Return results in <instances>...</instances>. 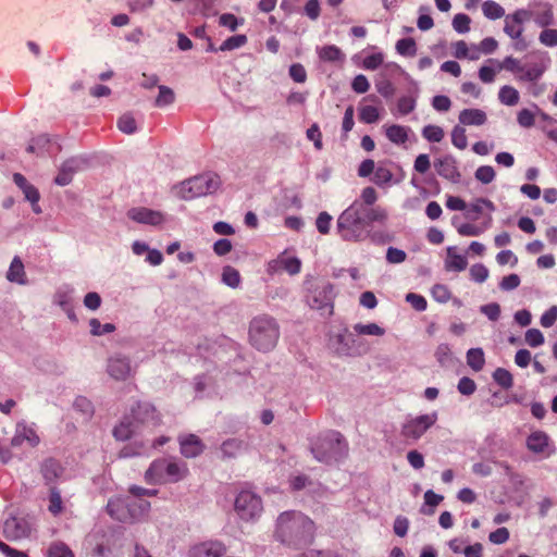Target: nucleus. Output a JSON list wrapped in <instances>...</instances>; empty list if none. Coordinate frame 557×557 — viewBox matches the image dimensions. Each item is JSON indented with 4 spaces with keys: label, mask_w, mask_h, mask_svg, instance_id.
Returning a JSON list of instances; mask_svg holds the SVG:
<instances>
[{
    "label": "nucleus",
    "mask_w": 557,
    "mask_h": 557,
    "mask_svg": "<svg viewBox=\"0 0 557 557\" xmlns=\"http://www.w3.org/2000/svg\"><path fill=\"white\" fill-rule=\"evenodd\" d=\"M451 144L460 149V150H463L467 148L468 146V139H467V135H466V129L460 126V125H456L453 131H451Z\"/></svg>",
    "instance_id": "09e8293b"
},
{
    "label": "nucleus",
    "mask_w": 557,
    "mask_h": 557,
    "mask_svg": "<svg viewBox=\"0 0 557 557\" xmlns=\"http://www.w3.org/2000/svg\"><path fill=\"white\" fill-rule=\"evenodd\" d=\"M63 509V502L61 498L60 492L57 490L55 486L50 487V496H49V511L57 516L59 515Z\"/></svg>",
    "instance_id": "8fccbe9b"
},
{
    "label": "nucleus",
    "mask_w": 557,
    "mask_h": 557,
    "mask_svg": "<svg viewBox=\"0 0 557 557\" xmlns=\"http://www.w3.org/2000/svg\"><path fill=\"white\" fill-rule=\"evenodd\" d=\"M354 331L358 335H372V336H383L385 334V330L377 325L376 323L362 324L357 323L354 325Z\"/></svg>",
    "instance_id": "a19ab883"
},
{
    "label": "nucleus",
    "mask_w": 557,
    "mask_h": 557,
    "mask_svg": "<svg viewBox=\"0 0 557 557\" xmlns=\"http://www.w3.org/2000/svg\"><path fill=\"white\" fill-rule=\"evenodd\" d=\"M32 524L25 518L11 517L4 521L3 534L8 540H21L29 536Z\"/></svg>",
    "instance_id": "4468645a"
},
{
    "label": "nucleus",
    "mask_w": 557,
    "mask_h": 557,
    "mask_svg": "<svg viewBox=\"0 0 557 557\" xmlns=\"http://www.w3.org/2000/svg\"><path fill=\"white\" fill-rule=\"evenodd\" d=\"M459 123L463 126H482L487 122V114L479 108H468L459 112Z\"/></svg>",
    "instance_id": "5701e85b"
},
{
    "label": "nucleus",
    "mask_w": 557,
    "mask_h": 557,
    "mask_svg": "<svg viewBox=\"0 0 557 557\" xmlns=\"http://www.w3.org/2000/svg\"><path fill=\"white\" fill-rule=\"evenodd\" d=\"M24 441H27L32 447H35L39 443V437L33 429L25 424H17L15 435L11 440V445L14 447L21 446Z\"/></svg>",
    "instance_id": "bb28decb"
},
{
    "label": "nucleus",
    "mask_w": 557,
    "mask_h": 557,
    "mask_svg": "<svg viewBox=\"0 0 557 557\" xmlns=\"http://www.w3.org/2000/svg\"><path fill=\"white\" fill-rule=\"evenodd\" d=\"M483 14L491 20H497L504 16L505 10L497 2L488 0L482 4Z\"/></svg>",
    "instance_id": "79ce46f5"
},
{
    "label": "nucleus",
    "mask_w": 557,
    "mask_h": 557,
    "mask_svg": "<svg viewBox=\"0 0 557 557\" xmlns=\"http://www.w3.org/2000/svg\"><path fill=\"white\" fill-rule=\"evenodd\" d=\"M161 422L160 414L154 406L149 403H136L131 408V413L113 429V436L117 441L129 440L140 426H157Z\"/></svg>",
    "instance_id": "f03ea898"
},
{
    "label": "nucleus",
    "mask_w": 557,
    "mask_h": 557,
    "mask_svg": "<svg viewBox=\"0 0 557 557\" xmlns=\"http://www.w3.org/2000/svg\"><path fill=\"white\" fill-rule=\"evenodd\" d=\"M435 357L442 367H446L451 362V351L447 344H441L435 350Z\"/></svg>",
    "instance_id": "052dcab7"
},
{
    "label": "nucleus",
    "mask_w": 557,
    "mask_h": 557,
    "mask_svg": "<svg viewBox=\"0 0 557 557\" xmlns=\"http://www.w3.org/2000/svg\"><path fill=\"white\" fill-rule=\"evenodd\" d=\"M546 70L544 62L530 63L523 66V72L518 75L519 81H537Z\"/></svg>",
    "instance_id": "473e14b6"
},
{
    "label": "nucleus",
    "mask_w": 557,
    "mask_h": 557,
    "mask_svg": "<svg viewBox=\"0 0 557 557\" xmlns=\"http://www.w3.org/2000/svg\"><path fill=\"white\" fill-rule=\"evenodd\" d=\"M422 136L429 143H441L444 139L445 132L438 125L429 124L422 128Z\"/></svg>",
    "instance_id": "ea45409f"
},
{
    "label": "nucleus",
    "mask_w": 557,
    "mask_h": 557,
    "mask_svg": "<svg viewBox=\"0 0 557 557\" xmlns=\"http://www.w3.org/2000/svg\"><path fill=\"white\" fill-rule=\"evenodd\" d=\"M467 363L474 371H481L485 363L484 352L481 348H471L467 352Z\"/></svg>",
    "instance_id": "4c0bfd02"
},
{
    "label": "nucleus",
    "mask_w": 557,
    "mask_h": 557,
    "mask_svg": "<svg viewBox=\"0 0 557 557\" xmlns=\"http://www.w3.org/2000/svg\"><path fill=\"white\" fill-rule=\"evenodd\" d=\"M332 347L338 356H362L369 351V346L358 337V334L344 329L331 339Z\"/></svg>",
    "instance_id": "6e6552de"
},
{
    "label": "nucleus",
    "mask_w": 557,
    "mask_h": 557,
    "mask_svg": "<svg viewBox=\"0 0 557 557\" xmlns=\"http://www.w3.org/2000/svg\"><path fill=\"white\" fill-rule=\"evenodd\" d=\"M13 181L22 189L25 198L32 202L34 211L36 213H39L40 209L38 207V201L40 199V195L38 189L34 185L28 183L26 177L21 173H15L13 175Z\"/></svg>",
    "instance_id": "412c9836"
},
{
    "label": "nucleus",
    "mask_w": 557,
    "mask_h": 557,
    "mask_svg": "<svg viewBox=\"0 0 557 557\" xmlns=\"http://www.w3.org/2000/svg\"><path fill=\"white\" fill-rule=\"evenodd\" d=\"M180 445L181 453L186 458H195L202 454L205 449V444L195 434L180 437Z\"/></svg>",
    "instance_id": "b1692460"
},
{
    "label": "nucleus",
    "mask_w": 557,
    "mask_h": 557,
    "mask_svg": "<svg viewBox=\"0 0 557 557\" xmlns=\"http://www.w3.org/2000/svg\"><path fill=\"white\" fill-rule=\"evenodd\" d=\"M471 18L463 13H458L453 20V27L456 32L463 34L470 30Z\"/></svg>",
    "instance_id": "bf43d9fd"
},
{
    "label": "nucleus",
    "mask_w": 557,
    "mask_h": 557,
    "mask_svg": "<svg viewBox=\"0 0 557 557\" xmlns=\"http://www.w3.org/2000/svg\"><path fill=\"white\" fill-rule=\"evenodd\" d=\"M132 518H138L146 515L150 509V503L148 500L138 498L132 503L126 504Z\"/></svg>",
    "instance_id": "37998d69"
},
{
    "label": "nucleus",
    "mask_w": 557,
    "mask_h": 557,
    "mask_svg": "<svg viewBox=\"0 0 557 557\" xmlns=\"http://www.w3.org/2000/svg\"><path fill=\"white\" fill-rule=\"evenodd\" d=\"M470 276L478 283H483L488 276V270L482 263L473 264L470 269Z\"/></svg>",
    "instance_id": "69168bd1"
},
{
    "label": "nucleus",
    "mask_w": 557,
    "mask_h": 557,
    "mask_svg": "<svg viewBox=\"0 0 557 557\" xmlns=\"http://www.w3.org/2000/svg\"><path fill=\"white\" fill-rule=\"evenodd\" d=\"M223 459L236 458L248 449V444L240 438H228L221 444Z\"/></svg>",
    "instance_id": "a878e982"
},
{
    "label": "nucleus",
    "mask_w": 557,
    "mask_h": 557,
    "mask_svg": "<svg viewBox=\"0 0 557 557\" xmlns=\"http://www.w3.org/2000/svg\"><path fill=\"white\" fill-rule=\"evenodd\" d=\"M395 49L401 57L413 58L417 54L418 45L413 38L407 37L397 40Z\"/></svg>",
    "instance_id": "72a5a7b5"
},
{
    "label": "nucleus",
    "mask_w": 557,
    "mask_h": 557,
    "mask_svg": "<svg viewBox=\"0 0 557 557\" xmlns=\"http://www.w3.org/2000/svg\"><path fill=\"white\" fill-rule=\"evenodd\" d=\"M247 42L246 35H235L231 36L226 40L222 42V45L219 47L220 51H231L237 48L243 47Z\"/></svg>",
    "instance_id": "3c124183"
},
{
    "label": "nucleus",
    "mask_w": 557,
    "mask_h": 557,
    "mask_svg": "<svg viewBox=\"0 0 557 557\" xmlns=\"http://www.w3.org/2000/svg\"><path fill=\"white\" fill-rule=\"evenodd\" d=\"M496 176L495 170L491 165H481L475 170L474 177L482 184H490Z\"/></svg>",
    "instance_id": "603ef678"
},
{
    "label": "nucleus",
    "mask_w": 557,
    "mask_h": 557,
    "mask_svg": "<svg viewBox=\"0 0 557 557\" xmlns=\"http://www.w3.org/2000/svg\"><path fill=\"white\" fill-rule=\"evenodd\" d=\"M127 216L137 223L152 226L161 225L165 221V216L161 211L145 207H138L128 210Z\"/></svg>",
    "instance_id": "2eb2a0df"
},
{
    "label": "nucleus",
    "mask_w": 557,
    "mask_h": 557,
    "mask_svg": "<svg viewBox=\"0 0 557 557\" xmlns=\"http://www.w3.org/2000/svg\"><path fill=\"white\" fill-rule=\"evenodd\" d=\"M445 206L450 211H461L463 218L469 221H476L484 212H492L495 210L494 203L486 198H475L472 202L468 203L459 196L447 195Z\"/></svg>",
    "instance_id": "0eeeda50"
},
{
    "label": "nucleus",
    "mask_w": 557,
    "mask_h": 557,
    "mask_svg": "<svg viewBox=\"0 0 557 557\" xmlns=\"http://www.w3.org/2000/svg\"><path fill=\"white\" fill-rule=\"evenodd\" d=\"M236 513L242 520L252 521L262 512V502L259 495L250 491H242L234 504Z\"/></svg>",
    "instance_id": "9d476101"
},
{
    "label": "nucleus",
    "mask_w": 557,
    "mask_h": 557,
    "mask_svg": "<svg viewBox=\"0 0 557 557\" xmlns=\"http://www.w3.org/2000/svg\"><path fill=\"white\" fill-rule=\"evenodd\" d=\"M351 88L357 94H366L370 88V83L363 74H359L352 79Z\"/></svg>",
    "instance_id": "774afa93"
},
{
    "label": "nucleus",
    "mask_w": 557,
    "mask_h": 557,
    "mask_svg": "<svg viewBox=\"0 0 557 557\" xmlns=\"http://www.w3.org/2000/svg\"><path fill=\"white\" fill-rule=\"evenodd\" d=\"M133 252L136 256H146V261L152 265H158L162 262V253L157 249H149V246H132Z\"/></svg>",
    "instance_id": "e433bc0d"
},
{
    "label": "nucleus",
    "mask_w": 557,
    "mask_h": 557,
    "mask_svg": "<svg viewBox=\"0 0 557 557\" xmlns=\"http://www.w3.org/2000/svg\"><path fill=\"white\" fill-rule=\"evenodd\" d=\"M269 265L272 270L283 269L294 275L300 271L301 262L297 257L290 256L287 251H284L276 260L270 262Z\"/></svg>",
    "instance_id": "393cba45"
},
{
    "label": "nucleus",
    "mask_w": 557,
    "mask_h": 557,
    "mask_svg": "<svg viewBox=\"0 0 557 557\" xmlns=\"http://www.w3.org/2000/svg\"><path fill=\"white\" fill-rule=\"evenodd\" d=\"M221 186L220 176L215 173H203L190 177L174 187L176 195L185 200L215 193Z\"/></svg>",
    "instance_id": "39448f33"
},
{
    "label": "nucleus",
    "mask_w": 557,
    "mask_h": 557,
    "mask_svg": "<svg viewBox=\"0 0 557 557\" xmlns=\"http://www.w3.org/2000/svg\"><path fill=\"white\" fill-rule=\"evenodd\" d=\"M314 523L299 511H285L276 522V539L293 548H301L313 539Z\"/></svg>",
    "instance_id": "f257e3e1"
},
{
    "label": "nucleus",
    "mask_w": 557,
    "mask_h": 557,
    "mask_svg": "<svg viewBox=\"0 0 557 557\" xmlns=\"http://www.w3.org/2000/svg\"><path fill=\"white\" fill-rule=\"evenodd\" d=\"M527 21H533L541 28L555 23L554 7L545 0H534L524 9Z\"/></svg>",
    "instance_id": "9b49d317"
},
{
    "label": "nucleus",
    "mask_w": 557,
    "mask_h": 557,
    "mask_svg": "<svg viewBox=\"0 0 557 557\" xmlns=\"http://www.w3.org/2000/svg\"><path fill=\"white\" fill-rule=\"evenodd\" d=\"M549 445V438L546 433L533 432L527 440L528 448L535 454H545Z\"/></svg>",
    "instance_id": "c756f323"
},
{
    "label": "nucleus",
    "mask_w": 557,
    "mask_h": 557,
    "mask_svg": "<svg viewBox=\"0 0 557 557\" xmlns=\"http://www.w3.org/2000/svg\"><path fill=\"white\" fill-rule=\"evenodd\" d=\"M175 100L174 91L166 86H159V95L156 99L157 107H165L172 104Z\"/></svg>",
    "instance_id": "864d4df0"
},
{
    "label": "nucleus",
    "mask_w": 557,
    "mask_h": 557,
    "mask_svg": "<svg viewBox=\"0 0 557 557\" xmlns=\"http://www.w3.org/2000/svg\"><path fill=\"white\" fill-rule=\"evenodd\" d=\"M40 472L45 483L50 487L62 476L64 468L54 458H47L41 462Z\"/></svg>",
    "instance_id": "6ab92c4d"
},
{
    "label": "nucleus",
    "mask_w": 557,
    "mask_h": 557,
    "mask_svg": "<svg viewBox=\"0 0 557 557\" xmlns=\"http://www.w3.org/2000/svg\"><path fill=\"white\" fill-rule=\"evenodd\" d=\"M416 108V100L410 96L400 97L397 100V110L401 115L411 113Z\"/></svg>",
    "instance_id": "680f3d73"
},
{
    "label": "nucleus",
    "mask_w": 557,
    "mask_h": 557,
    "mask_svg": "<svg viewBox=\"0 0 557 557\" xmlns=\"http://www.w3.org/2000/svg\"><path fill=\"white\" fill-rule=\"evenodd\" d=\"M280 327L274 318L259 315L249 325L250 344L260 351L272 350L278 341Z\"/></svg>",
    "instance_id": "20e7f679"
},
{
    "label": "nucleus",
    "mask_w": 557,
    "mask_h": 557,
    "mask_svg": "<svg viewBox=\"0 0 557 557\" xmlns=\"http://www.w3.org/2000/svg\"><path fill=\"white\" fill-rule=\"evenodd\" d=\"M107 372L115 381H126L133 375L131 359L121 354L111 356L107 362Z\"/></svg>",
    "instance_id": "ddd939ff"
},
{
    "label": "nucleus",
    "mask_w": 557,
    "mask_h": 557,
    "mask_svg": "<svg viewBox=\"0 0 557 557\" xmlns=\"http://www.w3.org/2000/svg\"><path fill=\"white\" fill-rule=\"evenodd\" d=\"M47 557H74V554L64 543L54 542L49 546Z\"/></svg>",
    "instance_id": "de8ad7c7"
},
{
    "label": "nucleus",
    "mask_w": 557,
    "mask_h": 557,
    "mask_svg": "<svg viewBox=\"0 0 557 557\" xmlns=\"http://www.w3.org/2000/svg\"><path fill=\"white\" fill-rule=\"evenodd\" d=\"M467 252H460L457 246H448L445 257V270L450 272H461L467 269Z\"/></svg>",
    "instance_id": "a211bd4d"
},
{
    "label": "nucleus",
    "mask_w": 557,
    "mask_h": 557,
    "mask_svg": "<svg viewBox=\"0 0 557 557\" xmlns=\"http://www.w3.org/2000/svg\"><path fill=\"white\" fill-rule=\"evenodd\" d=\"M225 553V546L219 541H208L194 546L190 557H221Z\"/></svg>",
    "instance_id": "aec40b11"
},
{
    "label": "nucleus",
    "mask_w": 557,
    "mask_h": 557,
    "mask_svg": "<svg viewBox=\"0 0 557 557\" xmlns=\"http://www.w3.org/2000/svg\"><path fill=\"white\" fill-rule=\"evenodd\" d=\"M117 126L120 131L125 134H132L136 131V121L131 114H124L120 117L117 122Z\"/></svg>",
    "instance_id": "e2e57ef3"
},
{
    "label": "nucleus",
    "mask_w": 557,
    "mask_h": 557,
    "mask_svg": "<svg viewBox=\"0 0 557 557\" xmlns=\"http://www.w3.org/2000/svg\"><path fill=\"white\" fill-rule=\"evenodd\" d=\"M539 40L546 47L557 46V29L550 28V26L543 28L539 36Z\"/></svg>",
    "instance_id": "4d7b16f0"
},
{
    "label": "nucleus",
    "mask_w": 557,
    "mask_h": 557,
    "mask_svg": "<svg viewBox=\"0 0 557 557\" xmlns=\"http://www.w3.org/2000/svg\"><path fill=\"white\" fill-rule=\"evenodd\" d=\"M434 166L440 176L453 183L460 181L461 174L458 169L457 160L449 154L443 156L435 160Z\"/></svg>",
    "instance_id": "dca6fc26"
},
{
    "label": "nucleus",
    "mask_w": 557,
    "mask_h": 557,
    "mask_svg": "<svg viewBox=\"0 0 557 557\" xmlns=\"http://www.w3.org/2000/svg\"><path fill=\"white\" fill-rule=\"evenodd\" d=\"M373 101L379 103L375 96H368L363 98V102ZM382 108L379 104L362 103L359 108V120L366 124L376 123L381 117Z\"/></svg>",
    "instance_id": "4be33fe9"
},
{
    "label": "nucleus",
    "mask_w": 557,
    "mask_h": 557,
    "mask_svg": "<svg viewBox=\"0 0 557 557\" xmlns=\"http://www.w3.org/2000/svg\"><path fill=\"white\" fill-rule=\"evenodd\" d=\"M7 280L12 283L24 285L27 283L24 264L20 257H14L7 272Z\"/></svg>",
    "instance_id": "7c9ffc66"
},
{
    "label": "nucleus",
    "mask_w": 557,
    "mask_h": 557,
    "mask_svg": "<svg viewBox=\"0 0 557 557\" xmlns=\"http://www.w3.org/2000/svg\"><path fill=\"white\" fill-rule=\"evenodd\" d=\"M371 180L380 187L389 185L393 181V172L389 165L386 162H380L377 166H375L373 177Z\"/></svg>",
    "instance_id": "2f4dec72"
},
{
    "label": "nucleus",
    "mask_w": 557,
    "mask_h": 557,
    "mask_svg": "<svg viewBox=\"0 0 557 557\" xmlns=\"http://www.w3.org/2000/svg\"><path fill=\"white\" fill-rule=\"evenodd\" d=\"M497 67L498 71L506 70L516 74L517 78L518 75H520L523 72V66L521 65L520 61L512 57H507L502 62H497Z\"/></svg>",
    "instance_id": "a18cd8bd"
},
{
    "label": "nucleus",
    "mask_w": 557,
    "mask_h": 557,
    "mask_svg": "<svg viewBox=\"0 0 557 557\" xmlns=\"http://www.w3.org/2000/svg\"><path fill=\"white\" fill-rule=\"evenodd\" d=\"M437 421V412L409 418L401 426V436L418 441Z\"/></svg>",
    "instance_id": "f8f14e48"
},
{
    "label": "nucleus",
    "mask_w": 557,
    "mask_h": 557,
    "mask_svg": "<svg viewBox=\"0 0 557 557\" xmlns=\"http://www.w3.org/2000/svg\"><path fill=\"white\" fill-rule=\"evenodd\" d=\"M498 100L505 106L513 107L519 103L520 95L515 87L505 85L498 91Z\"/></svg>",
    "instance_id": "c9c22d12"
},
{
    "label": "nucleus",
    "mask_w": 557,
    "mask_h": 557,
    "mask_svg": "<svg viewBox=\"0 0 557 557\" xmlns=\"http://www.w3.org/2000/svg\"><path fill=\"white\" fill-rule=\"evenodd\" d=\"M454 57L457 59H468L475 61L480 59L478 45H468L465 40H458L453 45Z\"/></svg>",
    "instance_id": "c85d7f7f"
},
{
    "label": "nucleus",
    "mask_w": 557,
    "mask_h": 557,
    "mask_svg": "<svg viewBox=\"0 0 557 557\" xmlns=\"http://www.w3.org/2000/svg\"><path fill=\"white\" fill-rule=\"evenodd\" d=\"M493 379L499 386L505 389H509L513 385L511 373L504 368H497L493 373Z\"/></svg>",
    "instance_id": "c03bdc74"
},
{
    "label": "nucleus",
    "mask_w": 557,
    "mask_h": 557,
    "mask_svg": "<svg viewBox=\"0 0 557 557\" xmlns=\"http://www.w3.org/2000/svg\"><path fill=\"white\" fill-rule=\"evenodd\" d=\"M383 62L384 54L380 51H376L366 55L362 60L361 66L366 70L374 71L379 69Z\"/></svg>",
    "instance_id": "49530a36"
},
{
    "label": "nucleus",
    "mask_w": 557,
    "mask_h": 557,
    "mask_svg": "<svg viewBox=\"0 0 557 557\" xmlns=\"http://www.w3.org/2000/svg\"><path fill=\"white\" fill-rule=\"evenodd\" d=\"M385 136L395 145H405L409 139L410 128L407 126L392 124L384 126Z\"/></svg>",
    "instance_id": "cd10ccee"
},
{
    "label": "nucleus",
    "mask_w": 557,
    "mask_h": 557,
    "mask_svg": "<svg viewBox=\"0 0 557 557\" xmlns=\"http://www.w3.org/2000/svg\"><path fill=\"white\" fill-rule=\"evenodd\" d=\"M453 222L456 225L458 233L461 235L478 236L481 232L480 227L473 223H459L458 216H455Z\"/></svg>",
    "instance_id": "6e6d98bb"
},
{
    "label": "nucleus",
    "mask_w": 557,
    "mask_h": 557,
    "mask_svg": "<svg viewBox=\"0 0 557 557\" xmlns=\"http://www.w3.org/2000/svg\"><path fill=\"white\" fill-rule=\"evenodd\" d=\"M90 333L95 336H100L107 333H111L115 330V326L111 323L101 324L98 319H91L89 321Z\"/></svg>",
    "instance_id": "13d9d810"
},
{
    "label": "nucleus",
    "mask_w": 557,
    "mask_h": 557,
    "mask_svg": "<svg viewBox=\"0 0 557 557\" xmlns=\"http://www.w3.org/2000/svg\"><path fill=\"white\" fill-rule=\"evenodd\" d=\"M75 171V162L73 160L66 161L55 176V183L61 186L67 185L72 181Z\"/></svg>",
    "instance_id": "58836bf2"
},
{
    "label": "nucleus",
    "mask_w": 557,
    "mask_h": 557,
    "mask_svg": "<svg viewBox=\"0 0 557 557\" xmlns=\"http://www.w3.org/2000/svg\"><path fill=\"white\" fill-rule=\"evenodd\" d=\"M527 22L524 9H518L505 18L504 32L512 39L521 38L523 23Z\"/></svg>",
    "instance_id": "f3484780"
},
{
    "label": "nucleus",
    "mask_w": 557,
    "mask_h": 557,
    "mask_svg": "<svg viewBox=\"0 0 557 557\" xmlns=\"http://www.w3.org/2000/svg\"><path fill=\"white\" fill-rule=\"evenodd\" d=\"M432 296L438 302H447L450 299V292L444 284H436L432 288Z\"/></svg>",
    "instance_id": "338daca9"
},
{
    "label": "nucleus",
    "mask_w": 557,
    "mask_h": 557,
    "mask_svg": "<svg viewBox=\"0 0 557 557\" xmlns=\"http://www.w3.org/2000/svg\"><path fill=\"white\" fill-rule=\"evenodd\" d=\"M187 473L188 468L185 462L158 459L150 465L145 479L148 483H160L166 476L170 482L175 483L183 480Z\"/></svg>",
    "instance_id": "423d86ee"
},
{
    "label": "nucleus",
    "mask_w": 557,
    "mask_h": 557,
    "mask_svg": "<svg viewBox=\"0 0 557 557\" xmlns=\"http://www.w3.org/2000/svg\"><path fill=\"white\" fill-rule=\"evenodd\" d=\"M525 343L531 347H539L544 343V336L537 329H530L525 332Z\"/></svg>",
    "instance_id": "0e129e2a"
},
{
    "label": "nucleus",
    "mask_w": 557,
    "mask_h": 557,
    "mask_svg": "<svg viewBox=\"0 0 557 557\" xmlns=\"http://www.w3.org/2000/svg\"><path fill=\"white\" fill-rule=\"evenodd\" d=\"M319 58L325 62H339L344 60V53L335 45H326L318 49Z\"/></svg>",
    "instance_id": "f704fd0d"
},
{
    "label": "nucleus",
    "mask_w": 557,
    "mask_h": 557,
    "mask_svg": "<svg viewBox=\"0 0 557 557\" xmlns=\"http://www.w3.org/2000/svg\"><path fill=\"white\" fill-rule=\"evenodd\" d=\"M310 449L314 458L324 463L338 461L348 454V445L345 437L336 431H329L320 435L311 444Z\"/></svg>",
    "instance_id": "7ed1b4c3"
},
{
    "label": "nucleus",
    "mask_w": 557,
    "mask_h": 557,
    "mask_svg": "<svg viewBox=\"0 0 557 557\" xmlns=\"http://www.w3.org/2000/svg\"><path fill=\"white\" fill-rule=\"evenodd\" d=\"M337 228L343 239L357 240L364 230L360 208L354 203L342 212L337 220Z\"/></svg>",
    "instance_id": "1a4fd4ad"
},
{
    "label": "nucleus",
    "mask_w": 557,
    "mask_h": 557,
    "mask_svg": "<svg viewBox=\"0 0 557 557\" xmlns=\"http://www.w3.org/2000/svg\"><path fill=\"white\" fill-rule=\"evenodd\" d=\"M222 281L230 287L236 288L240 283L238 271L232 267H225L222 273Z\"/></svg>",
    "instance_id": "5fc2aeb1"
}]
</instances>
